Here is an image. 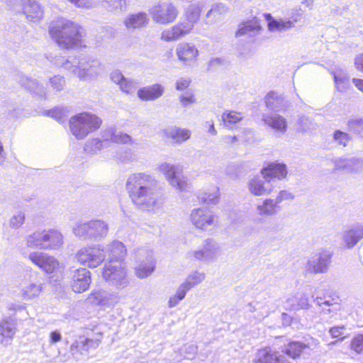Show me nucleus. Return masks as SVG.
Segmentation results:
<instances>
[{"instance_id":"nucleus-1","label":"nucleus","mask_w":363,"mask_h":363,"mask_svg":"<svg viewBox=\"0 0 363 363\" xmlns=\"http://www.w3.org/2000/svg\"><path fill=\"white\" fill-rule=\"evenodd\" d=\"M125 186L138 208L154 211L160 207L158 182L154 176L145 172L132 174L128 177Z\"/></svg>"},{"instance_id":"nucleus-2","label":"nucleus","mask_w":363,"mask_h":363,"mask_svg":"<svg viewBox=\"0 0 363 363\" xmlns=\"http://www.w3.org/2000/svg\"><path fill=\"white\" fill-rule=\"evenodd\" d=\"M48 31L52 39L62 48L70 50L86 47L84 29L71 20L58 18L50 22Z\"/></svg>"},{"instance_id":"nucleus-3","label":"nucleus","mask_w":363,"mask_h":363,"mask_svg":"<svg viewBox=\"0 0 363 363\" xmlns=\"http://www.w3.org/2000/svg\"><path fill=\"white\" fill-rule=\"evenodd\" d=\"M55 64L71 71L80 80L84 81L94 79L104 72L99 60L91 56H82L78 60L74 59V61L60 57Z\"/></svg>"},{"instance_id":"nucleus-4","label":"nucleus","mask_w":363,"mask_h":363,"mask_svg":"<svg viewBox=\"0 0 363 363\" xmlns=\"http://www.w3.org/2000/svg\"><path fill=\"white\" fill-rule=\"evenodd\" d=\"M201 9L196 5H190L184 13L185 21H179L161 33V40L165 42L177 41L189 34L200 18Z\"/></svg>"},{"instance_id":"nucleus-5","label":"nucleus","mask_w":363,"mask_h":363,"mask_svg":"<svg viewBox=\"0 0 363 363\" xmlns=\"http://www.w3.org/2000/svg\"><path fill=\"white\" fill-rule=\"evenodd\" d=\"M63 244L64 236L56 229L36 230L26 238V245L32 249L55 250Z\"/></svg>"},{"instance_id":"nucleus-6","label":"nucleus","mask_w":363,"mask_h":363,"mask_svg":"<svg viewBox=\"0 0 363 363\" xmlns=\"http://www.w3.org/2000/svg\"><path fill=\"white\" fill-rule=\"evenodd\" d=\"M69 124L72 134L77 140H83L101 127L102 120L95 114L83 112L72 116Z\"/></svg>"},{"instance_id":"nucleus-7","label":"nucleus","mask_w":363,"mask_h":363,"mask_svg":"<svg viewBox=\"0 0 363 363\" xmlns=\"http://www.w3.org/2000/svg\"><path fill=\"white\" fill-rule=\"evenodd\" d=\"M108 224L103 220L78 221L72 227L74 235L83 240H100L106 237Z\"/></svg>"},{"instance_id":"nucleus-8","label":"nucleus","mask_w":363,"mask_h":363,"mask_svg":"<svg viewBox=\"0 0 363 363\" xmlns=\"http://www.w3.org/2000/svg\"><path fill=\"white\" fill-rule=\"evenodd\" d=\"M102 277L109 285L118 289L126 288L130 283L125 264L120 260L106 263Z\"/></svg>"},{"instance_id":"nucleus-9","label":"nucleus","mask_w":363,"mask_h":363,"mask_svg":"<svg viewBox=\"0 0 363 363\" xmlns=\"http://www.w3.org/2000/svg\"><path fill=\"white\" fill-rule=\"evenodd\" d=\"M74 258L82 265L95 268L105 259V249L103 245H86L80 248L75 254Z\"/></svg>"},{"instance_id":"nucleus-10","label":"nucleus","mask_w":363,"mask_h":363,"mask_svg":"<svg viewBox=\"0 0 363 363\" xmlns=\"http://www.w3.org/2000/svg\"><path fill=\"white\" fill-rule=\"evenodd\" d=\"M221 254L219 244L212 239H206L198 249L191 250L187 253V258L192 261L205 263L214 262Z\"/></svg>"},{"instance_id":"nucleus-11","label":"nucleus","mask_w":363,"mask_h":363,"mask_svg":"<svg viewBox=\"0 0 363 363\" xmlns=\"http://www.w3.org/2000/svg\"><path fill=\"white\" fill-rule=\"evenodd\" d=\"M152 20L162 25H167L174 22L178 16V10L170 2H160L153 5L149 10Z\"/></svg>"},{"instance_id":"nucleus-12","label":"nucleus","mask_w":363,"mask_h":363,"mask_svg":"<svg viewBox=\"0 0 363 363\" xmlns=\"http://www.w3.org/2000/svg\"><path fill=\"white\" fill-rule=\"evenodd\" d=\"M332 257L333 253L330 250L322 249L310 256L306 269L312 274L327 273L332 262Z\"/></svg>"},{"instance_id":"nucleus-13","label":"nucleus","mask_w":363,"mask_h":363,"mask_svg":"<svg viewBox=\"0 0 363 363\" xmlns=\"http://www.w3.org/2000/svg\"><path fill=\"white\" fill-rule=\"evenodd\" d=\"M158 169L164 174L173 188L181 191L186 190L187 179L177 166L167 162H162L158 164Z\"/></svg>"},{"instance_id":"nucleus-14","label":"nucleus","mask_w":363,"mask_h":363,"mask_svg":"<svg viewBox=\"0 0 363 363\" xmlns=\"http://www.w3.org/2000/svg\"><path fill=\"white\" fill-rule=\"evenodd\" d=\"M44 284L37 278V273L25 276L20 284L19 294L24 301L33 300L41 294Z\"/></svg>"},{"instance_id":"nucleus-15","label":"nucleus","mask_w":363,"mask_h":363,"mask_svg":"<svg viewBox=\"0 0 363 363\" xmlns=\"http://www.w3.org/2000/svg\"><path fill=\"white\" fill-rule=\"evenodd\" d=\"M100 343V339H91L79 335L71 344L69 352L74 359H80L83 356L88 355L89 350L96 349Z\"/></svg>"},{"instance_id":"nucleus-16","label":"nucleus","mask_w":363,"mask_h":363,"mask_svg":"<svg viewBox=\"0 0 363 363\" xmlns=\"http://www.w3.org/2000/svg\"><path fill=\"white\" fill-rule=\"evenodd\" d=\"M29 259L47 274H52L60 269L59 261L47 253L34 251L28 255Z\"/></svg>"},{"instance_id":"nucleus-17","label":"nucleus","mask_w":363,"mask_h":363,"mask_svg":"<svg viewBox=\"0 0 363 363\" xmlns=\"http://www.w3.org/2000/svg\"><path fill=\"white\" fill-rule=\"evenodd\" d=\"M70 286L77 293L86 291L91 282V272L86 268L70 269Z\"/></svg>"},{"instance_id":"nucleus-18","label":"nucleus","mask_w":363,"mask_h":363,"mask_svg":"<svg viewBox=\"0 0 363 363\" xmlns=\"http://www.w3.org/2000/svg\"><path fill=\"white\" fill-rule=\"evenodd\" d=\"M332 162L335 169L346 173L359 174L363 172V159L359 157H335Z\"/></svg>"},{"instance_id":"nucleus-19","label":"nucleus","mask_w":363,"mask_h":363,"mask_svg":"<svg viewBox=\"0 0 363 363\" xmlns=\"http://www.w3.org/2000/svg\"><path fill=\"white\" fill-rule=\"evenodd\" d=\"M249 191L255 196L269 195L273 190L270 179L261 175L255 176L247 183Z\"/></svg>"},{"instance_id":"nucleus-20","label":"nucleus","mask_w":363,"mask_h":363,"mask_svg":"<svg viewBox=\"0 0 363 363\" xmlns=\"http://www.w3.org/2000/svg\"><path fill=\"white\" fill-rule=\"evenodd\" d=\"M190 219L193 225L201 230H206L214 225L215 217L206 208H198L192 210Z\"/></svg>"},{"instance_id":"nucleus-21","label":"nucleus","mask_w":363,"mask_h":363,"mask_svg":"<svg viewBox=\"0 0 363 363\" xmlns=\"http://www.w3.org/2000/svg\"><path fill=\"white\" fill-rule=\"evenodd\" d=\"M16 331V323L13 319H2L0 321V345L4 347L11 345Z\"/></svg>"},{"instance_id":"nucleus-22","label":"nucleus","mask_w":363,"mask_h":363,"mask_svg":"<svg viewBox=\"0 0 363 363\" xmlns=\"http://www.w3.org/2000/svg\"><path fill=\"white\" fill-rule=\"evenodd\" d=\"M363 239V224L357 223L346 229L342 236V242L344 247L351 249Z\"/></svg>"},{"instance_id":"nucleus-23","label":"nucleus","mask_w":363,"mask_h":363,"mask_svg":"<svg viewBox=\"0 0 363 363\" xmlns=\"http://www.w3.org/2000/svg\"><path fill=\"white\" fill-rule=\"evenodd\" d=\"M22 9L26 18L33 22H38L43 18V8L38 0H21Z\"/></svg>"},{"instance_id":"nucleus-24","label":"nucleus","mask_w":363,"mask_h":363,"mask_svg":"<svg viewBox=\"0 0 363 363\" xmlns=\"http://www.w3.org/2000/svg\"><path fill=\"white\" fill-rule=\"evenodd\" d=\"M253 363H289L285 357L279 354L269 347L259 350L255 356Z\"/></svg>"},{"instance_id":"nucleus-25","label":"nucleus","mask_w":363,"mask_h":363,"mask_svg":"<svg viewBox=\"0 0 363 363\" xmlns=\"http://www.w3.org/2000/svg\"><path fill=\"white\" fill-rule=\"evenodd\" d=\"M262 120L267 125L279 133L284 134L287 130L286 118L277 113H263Z\"/></svg>"},{"instance_id":"nucleus-26","label":"nucleus","mask_w":363,"mask_h":363,"mask_svg":"<svg viewBox=\"0 0 363 363\" xmlns=\"http://www.w3.org/2000/svg\"><path fill=\"white\" fill-rule=\"evenodd\" d=\"M149 18L146 13L138 12L128 15L123 20V24L127 30L133 31L145 27L149 23Z\"/></svg>"},{"instance_id":"nucleus-27","label":"nucleus","mask_w":363,"mask_h":363,"mask_svg":"<svg viewBox=\"0 0 363 363\" xmlns=\"http://www.w3.org/2000/svg\"><path fill=\"white\" fill-rule=\"evenodd\" d=\"M89 298L93 303L101 306H113L119 301V297L116 293H110L104 290L94 291Z\"/></svg>"},{"instance_id":"nucleus-28","label":"nucleus","mask_w":363,"mask_h":363,"mask_svg":"<svg viewBox=\"0 0 363 363\" xmlns=\"http://www.w3.org/2000/svg\"><path fill=\"white\" fill-rule=\"evenodd\" d=\"M176 53L179 60L189 62L196 59L199 50L193 44L182 43L177 46Z\"/></svg>"},{"instance_id":"nucleus-29","label":"nucleus","mask_w":363,"mask_h":363,"mask_svg":"<svg viewBox=\"0 0 363 363\" xmlns=\"http://www.w3.org/2000/svg\"><path fill=\"white\" fill-rule=\"evenodd\" d=\"M106 257L108 256L109 261L120 260L126 255L125 245L120 241L115 240L110 244L104 246Z\"/></svg>"},{"instance_id":"nucleus-30","label":"nucleus","mask_w":363,"mask_h":363,"mask_svg":"<svg viewBox=\"0 0 363 363\" xmlns=\"http://www.w3.org/2000/svg\"><path fill=\"white\" fill-rule=\"evenodd\" d=\"M164 91V88L160 84H155L145 86L138 91V96L143 101H153L161 96Z\"/></svg>"},{"instance_id":"nucleus-31","label":"nucleus","mask_w":363,"mask_h":363,"mask_svg":"<svg viewBox=\"0 0 363 363\" xmlns=\"http://www.w3.org/2000/svg\"><path fill=\"white\" fill-rule=\"evenodd\" d=\"M279 210L280 206L273 199H265L256 205L257 213L260 216H272L276 215Z\"/></svg>"},{"instance_id":"nucleus-32","label":"nucleus","mask_w":363,"mask_h":363,"mask_svg":"<svg viewBox=\"0 0 363 363\" xmlns=\"http://www.w3.org/2000/svg\"><path fill=\"white\" fill-rule=\"evenodd\" d=\"M164 135L175 143H182L190 138L191 133L189 130L178 127H170L164 130Z\"/></svg>"},{"instance_id":"nucleus-33","label":"nucleus","mask_w":363,"mask_h":363,"mask_svg":"<svg viewBox=\"0 0 363 363\" xmlns=\"http://www.w3.org/2000/svg\"><path fill=\"white\" fill-rule=\"evenodd\" d=\"M262 174L270 180L273 178L281 179L287 174L286 166L283 163H271L262 169Z\"/></svg>"},{"instance_id":"nucleus-34","label":"nucleus","mask_w":363,"mask_h":363,"mask_svg":"<svg viewBox=\"0 0 363 363\" xmlns=\"http://www.w3.org/2000/svg\"><path fill=\"white\" fill-rule=\"evenodd\" d=\"M264 101L266 106L275 112L281 111L286 106L284 98L274 91H271L266 95Z\"/></svg>"},{"instance_id":"nucleus-35","label":"nucleus","mask_w":363,"mask_h":363,"mask_svg":"<svg viewBox=\"0 0 363 363\" xmlns=\"http://www.w3.org/2000/svg\"><path fill=\"white\" fill-rule=\"evenodd\" d=\"M155 264L151 255H149L145 261H142L138 267L135 268V275L140 279L149 277L155 270Z\"/></svg>"},{"instance_id":"nucleus-36","label":"nucleus","mask_w":363,"mask_h":363,"mask_svg":"<svg viewBox=\"0 0 363 363\" xmlns=\"http://www.w3.org/2000/svg\"><path fill=\"white\" fill-rule=\"evenodd\" d=\"M18 82L22 86L36 95L42 96L45 94L43 86L35 79L22 75L19 77Z\"/></svg>"},{"instance_id":"nucleus-37","label":"nucleus","mask_w":363,"mask_h":363,"mask_svg":"<svg viewBox=\"0 0 363 363\" xmlns=\"http://www.w3.org/2000/svg\"><path fill=\"white\" fill-rule=\"evenodd\" d=\"M261 27L257 20L249 21L241 23L236 32V35L254 37L260 31Z\"/></svg>"},{"instance_id":"nucleus-38","label":"nucleus","mask_w":363,"mask_h":363,"mask_svg":"<svg viewBox=\"0 0 363 363\" xmlns=\"http://www.w3.org/2000/svg\"><path fill=\"white\" fill-rule=\"evenodd\" d=\"M308 348V345L298 341H291L286 345L282 352L292 359L299 357L304 350Z\"/></svg>"},{"instance_id":"nucleus-39","label":"nucleus","mask_w":363,"mask_h":363,"mask_svg":"<svg viewBox=\"0 0 363 363\" xmlns=\"http://www.w3.org/2000/svg\"><path fill=\"white\" fill-rule=\"evenodd\" d=\"M333 76L336 89L339 91H344L350 86V77L342 69H335L331 72Z\"/></svg>"},{"instance_id":"nucleus-40","label":"nucleus","mask_w":363,"mask_h":363,"mask_svg":"<svg viewBox=\"0 0 363 363\" xmlns=\"http://www.w3.org/2000/svg\"><path fill=\"white\" fill-rule=\"evenodd\" d=\"M294 26V21H291L289 18H273L268 22V28L270 31L285 32Z\"/></svg>"},{"instance_id":"nucleus-41","label":"nucleus","mask_w":363,"mask_h":363,"mask_svg":"<svg viewBox=\"0 0 363 363\" xmlns=\"http://www.w3.org/2000/svg\"><path fill=\"white\" fill-rule=\"evenodd\" d=\"M219 188L214 186L211 190L200 193L198 199L200 201L208 205L216 204L219 201Z\"/></svg>"},{"instance_id":"nucleus-42","label":"nucleus","mask_w":363,"mask_h":363,"mask_svg":"<svg viewBox=\"0 0 363 363\" xmlns=\"http://www.w3.org/2000/svg\"><path fill=\"white\" fill-rule=\"evenodd\" d=\"M191 289L184 283H182L177 288L175 294L171 296L168 301V306L169 308L175 307L180 301L183 300L188 291Z\"/></svg>"},{"instance_id":"nucleus-43","label":"nucleus","mask_w":363,"mask_h":363,"mask_svg":"<svg viewBox=\"0 0 363 363\" xmlns=\"http://www.w3.org/2000/svg\"><path fill=\"white\" fill-rule=\"evenodd\" d=\"M104 6L108 11L113 13H122L126 10V0H101Z\"/></svg>"},{"instance_id":"nucleus-44","label":"nucleus","mask_w":363,"mask_h":363,"mask_svg":"<svg viewBox=\"0 0 363 363\" xmlns=\"http://www.w3.org/2000/svg\"><path fill=\"white\" fill-rule=\"evenodd\" d=\"M105 143L99 138H91L85 143L84 150L91 155H94L106 147Z\"/></svg>"},{"instance_id":"nucleus-45","label":"nucleus","mask_w":363,"mask_h":363,"mask_svg":"<svg viewBox=\"0 0 363 363\" xmlns=\"http://www.w3.org/2000/svg\"><path fill=\"white\" fill-rule=\"evenodd\" d=\"M242 116L240 113L225 111L222 114V121L227 127L232 128L233 125L240 121Z\"/></svg>"},{"instance_id":"nucleus-46","label":"nucleus","mask_w":363,"mask_h":363,"mask_svg":"<svg viewBox=\"0 0 363 363\" xmlns=\"http://www.w3.org/2000/svg\"><path fill=\"white\" fill-rule=\"evenodd\" d=\"M311 307L308 301V296L306 294H301L299 297H297V303H291L286 306V310H307Z\"/></svg>"},{"instance_id":"nucleus-47","label":"nucleus","mask_w":363,"mask_h":363,"mask_svg":"<svg viewBox=\"0 0 363 363\" xmlns=\"http://www.w3.org/2000/svg\"><path fill=\"white\" fill-rule=\"evenodd\" d=\"M206 277L203 272L194 271L189 274L185 281H184L190 289L201 283Z\"/></svg>"},{"instance_id":"nucleus-48","label":"nucleus","mask_w":363,"mask_h":363,"mask_svg":"<svg viewBox=\"0 0 363 363\" xmlns=\"http://www.w3.org/2000/svg\"><path fill=\"white\" fill-rule=\"evenodd\" d=\"M333 139L336 144L346 147L349 145L351 137L348 133L337 130L334 132Z\"/></svg>"},{"instance_id":"nucleus-49","label":"nucleus","mask_w":363,"mask_h":363,"mask_svg":"<svg viewBox=\"0 0 363 363\" xmlns=\"http://www.w3.org/2000/svg\"><path fill=\"white\" fill-rule=\"evenodd\" d=\"M298 130L301 132H306L311 129H314L315 124L313 120L307 116H301L297 121Z\"/></svg>"},{"instance_id":"nucleus-50","label":"nucleus","mask_w":363,"mask_h":363,"mask_svg":"<svg viewBox=\"0 0 363 363\" xmlns=\"http://www.w3.org/2000/svg\"><path fill=\"white\" fill-rule=\"evenodd\" d=\"M51 88L55 91H60L65 86V78L60 75H55L50 79Z\"/></svg>"},{"instance_id":"nucleus-51","label":"nucleus","mask_w":363,"mask_h":363,"mask_svg":"<svg viewBox=\"0 0 363 363\" xmlns=\"http://www.w3.org/2000/svg\"><path fill=\"white\" fill-rule=\"evenodd\" d=\"M118 158L123 162L128 163L137 160V157L134 151L130 148L122 150L118 155Z\"/></svg>"},{"instance_id":"nucleus-52","label":"nucleus","mask_w":363,"mask_h":363,"mask_svg":"<svg viewBox=\"0 0 363 363\" xmlns=\"http://www.w3.org/2000/svg\"><path fill=\"white\" fill-rule=\"evenodd\" d=\"M228 11V8L224 4L218 3L213 6L206 16L209 17L211 15H213L214 18H218L219 16L225 13Z\"/></svg>"},{"instance_id":"nucleus-53","label":"nucleus","mask_w":363,"mask_h":363,"mask_svg":"<svg viewBox=\"0 0 363 363\" xmlns=\"http://www.w3.org/2000/svg\"><path fill=\"white\" fill-rule=\"evenodd\" d=\"M118 86L122 91L128 94L134 92L137 88L135 82L126 78H125Z\"/></svg>"},{"instance_id":"nucleus-54","label":"nucleus","mask_w":363,"mask_h":363,"mask_svg":"<svg viewBox=\"0 0 363 363\" xmlns=\"http://www.w3.org/2000/svg\"><path fill=\"white\" fill-rule=\"evenodd\" d=\"M24 220V213L18 211L11 218L9 225L11 228L18 229L23 224Z\"/></svg>"},{"instance_id":"nucleus-55","label":"nucleus","mask_w":363,"mask_h":363,"mask_svg":"<svg viewBox=\"0 0 363 363\" xmlns=\"http://www.w3.org/2000/svg\"><path fill=\"white\" fill-rule=\"evenodd\" d=\"M349 130L355 133H360L363 130V119L361 118H353L347 121Z\"/></svg>"},{"instance_id":"nucleus-56","label":"nucleus","mask_w":363,"mask_h":363,"mask_svg":"<svg viewBox=\"0 0 363 363\" xmlns=\"http://www.w3.org/2000/svg\"><path fill=\"white\" fill-rule=\"evenodd\" d=\"M350 347L357 353L363 352V334H359L352 338Z\"/></svg>"},{"instance_id":"nucleus-57","label":"nucleus","mask_w":363,"mask_h":363,"mask_svg":"<svg viewBox=\"0 0 363 363\" xmlns=\"http://www.w3.org/2000/svg\"><path fill=\"white\" fill-rule=\"evenodd\" d=\"M132 141L131 137L127 133H124L121 131H117L116 130L113 138V143H121V144H128Z\"/></svg>"},{"instance_id":"nucleus-58","label":"nucleus","mask_w":363,"mask_h":363,"mask_svg":"<svg viewBox=\"0 0 363 363\" xmlns=\"http://www.w3.org/2000/svg\"><path fill=\"white\" fill-rule=\"evenodd\" d=\"M72 4L80 9H91L94 6V0H67Z\"/></svg>"},{"instance_id":"nucleus-59","label":"nucleus","mask_w":363,"mask_h":363,"mask_svg":"<svg viewBox=\"0 0 363 363\" xmlns=\"http://www.w3.org/2000/svg\"><path fill=\"white\" fill-rule=\"evenodd\" d=\"M345 331V327L344 325L333 327L330 329L329 333L333 338H339L340 340L345 339L344 332Z\"/></svg>"},{"instance_id":"nucleus-60","label":"nucleus","mask_w":363,"mask_h":363,"mask_svg":"<svg viewBox=\"0 0 363 363\" xmlns=\"http://www.w3.org/2000/svg\"><path fill=\"white\" fill-rule=\"evenodd\" d=\"M313 298V302L319 307H321V312L323 313H335L337 309H335V308H324V304H323V301L325 299V298H322V297H320V296H316V297H314V296H312Z\"/></svg>"},{"instance_id":"nucleus-61","label":"nucleus","mask_w":363,"mask_h":363,"mask_svg":"<svg viewBox=\"0 0 363 363\" xmlns=\"http://www.w3.org/2000/svg\"><path fill=\"white\" fill-rule=\"evenodd\" d=\"M116 129L113 127H110L103 130L101 133V140L106 143L109 140L113 141V138Z\"/></svg>"},{"instance_id":"nucleus-62","label":"nucleus","mask_w":363,"mask_h":363,"mask_svg":"<svg viewBox=\"0 0 363 363\" xmlns=\"http://www.w3.org/2000/svg\"><path fill=\"white\" fill-rule=\"evenodd\" d=\"M294 199V196L291 192H289L286 190H282L279 191L278 196L276 197L275 201L279 205L282 201L286 200H293Z\"/></svg>"},{"instance_id":"nucleus-63","label":"nucleus","mask_w":363,"mask_h":363,"mask_svg":"<svg viewBox=\"0 0 363 363\" xmlns=\"http://www.w3.org/2000/svg\"><path fill=\"white\" fill-rule=\"evenodd\" d=\"M48 115L55 118L60 123H62L64 121L65 114L62 108H56L55 109L50 110L48 111Z\"/></svg>"},{"instance_id":"nucleus-64","label":"nucleus","mask_w":363,"mask_h":363,"mask_svg":"<svg viewBox=\"0 0 363 363\" xmlns=\"http://www.w3.org/2000/svg\"><path fill=\"white\" fill-rule=\"evenodd\" d=\"M303 13L304 11L302 10L301 7L295 8L289 14V19H291V21H294V24L295 25L296 23L300 21Z\"/></svg>"}]
</instances>
